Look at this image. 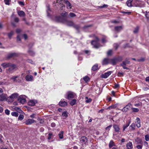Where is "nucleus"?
Returning a JSON list of instances; mask_svg holds the SVG:
<instances>
[{
  "mask_svg": "<svg viewBox=\"0 0 149 149\" xmlns=\"http://www.w3.org/2000/svg\"><path fill=\"white\" fill-rule=\"evenodd\" d=\"M142 145H138L136 146V147L138 149H142Z\"/></svg>",
  "mask_w": 149,
  "mask_h": 149,
  "instance_id": "nucleus-56",
  "label": "nucleus"
},
{
  "mask_svg": "<svg viewBox=\"0 0 149 149\" xmlns=\"http://www.w3.org/2000/svg\"><path fill=\"white\" fill-rule=\"evenodd\" d=\"M63 131H61L60 132V133L58 134L59 137V138L60 139H62L63 138Z\"/></svg>",
  "mask_w": 149,
  "mask_h": 149,
  "instance_id": "nucleus-41",
  "label": "nucleus"
},
{
  "mask_svg": "<svg viewBox=\"0 0 149 149\" xmlns=\"http://www.w3.org/2000/svg\"><path fill=\"white\" fill-rule=\"evenodd\" d=\"M68 113L67 111H65L63 112L61 115V117L63 119H66L68 117Z\"/></svg>",
  "mask_w": 149,
  "mask_h": 149,
  "instance_id": "nucleus-24",
  "label": "nucleus"
},
{
  "mask_svg": "<svg viewBox=\"0 0 149 149\" xmlns=\"http://www.w3.org/2000/svg\"><path fill=\"white\" fill-rule=\"evenodd\" d=\"M135 141L137 143V144H140L141 145L142 144L143 142L142 139H139V137H137L135 139Z\"/></svg>",
  "mask_w": 149,
  "mask_h": 149,
  "instance_id": "nucleus-30",
  "label": "nucleus"
},
{
  "mask_svg": "<svg viewBox=\"0 0 149 149\" xmlns=\"http://www.w3.org/2000/svg\"><path fill=\"white\" fill-rule=\"evenodd\" d=\"M35 116L36 115L35 114L33 113L30 116V117L32 118H35Z\"/></svg>",
  "mask_w": 149,
  "mask_h": 149,
  "instance_id": "nucleus-63",
  "label": "nucleus"
},
{
  "mask_svg": "<svg viewBox=\"0 0 149 149\" xmlns=\"http://www.w3.org/2000/svg\"><path fill=\"white\" fill-rule=\"evenodd\" d=\"M17 41H21L20 35H17Z\"/></svg>",
  "mask_w": 149,
  "mask_h": 149,
  "instance_id": "nucleus-59",
  "label": "nucleus"
},
{
  "mask_svg": "<svg viewBox=\"0 0 149 149\" xmlns=\"http://www.w3.org/2000/svg\"><path fill=\"white\" fill-rule=\"evenodd\" d=\"M100 67H98V65L96 64L94 65L92 67L91 70L93 71H95L97 70H98Z\"/></svg>",
  "mask_w": 149,
  "mask_h": 149,
  "instance_id": "nucleus-26",
  "label": "nucleus"
},
{
  "mask_svg": "<svg viewBox=\"0 0 149 149\" xmlns=\"http://www.w3.org/2000/svg\"><path fill=\"white\" fill-rule=\"evenodd\" d=\"M108 6V5L104 4L102 6H97V8H107Z\"/></svg>",
  "mask_w": 149,
  "mask_h": 149,
  "instance_id": "nucleus-45",
  "label": "nucleus"
},
{
  "mask_svg": "<svg viewBox=\"0 0 149 149\" xmlns=\"http://www.w3.org/2000/svg\"><path fill=\"white\" fill-rule=\"evenodd\" d=\"M26 80L27 81H32L33 80V76L31 75L28 74L25 77Z\"/></svg>",
  "mask_w": 149,
  "mask_h": 149,
  "instance_id": "nucleus-16",
  "label": "nucleus"
},
{
  "mask_svg": "<svg viewBox=\"0 0 149 149\" xmlns=\"http://www.w3.org/2000/svg\"><path fill=\"white\" fill-rule=\"evenodd\" d=\"M119 61V58H114L110 59V62L113 65H115Z\"/></svg>",
  "mask_w": 149,
  "mask_h": 149,
  "instance_id": "nucleus-11",
  "label": "nucleus"
},
{
  "mask_svg": "<svg viewBox=\"0 0 149 149\" xmlns=\"http://www.w3.org/2000/svg\"><path fill=\"white\" fill-rule=\"evenodd\" d=\"M20 77L19 75H18L16 76H13V77H11L10 78V80H12L13 81L16 82H19L21 81V80L19 79H17L19 78Z\"/></svg>",
  "mask_w": 149,
  "mask_h": 149,
  "instance_id": "nucleus-10",
  "label": "nucleus"
},
{
  "mask_svg": "<svg viewBox=\"0 0 149 149\" xmlns=\"http://www.w3.org/2000/svg\"><path fill=\"white\" fill-rule=\"evenodd\" d=\"M115 144L113 140H111L109 144V148H111L113 146H115Z\"/></svg>",
  "mask_w": 149,
  "mask_h": 149,
  "instance_id": "nucleus-33",
  "label": "nucleus"
},
{
  "mask_svg": "<svg viewBox=\"0 0 149 149\" xmlns=\"http://www.w3.org/2000/svg\"><path fill=\"white\" fill-rule=\"evenodd\" d=\"M69 15L71 17H73L76 16V15L74 13L72 12H70L69 13Z\"/></svg>",
  "mask_w": 149,
  "mask_h": 149,
  "instance_id": "nucleus-52",
  "label": "nucleus"
},
{
  "mask_svg": "<svg viewBox=\"0 0 149 149\" xmlns=\"http://www.w3.org/2000/svg\"><path fill=\"white\" fill-rule=\"evenodd\" d=\"M110 62V59L107 58H105L102 61V64L103 65H107Z\"/></svg>",
  "mask_w": 149,
  "mask_h": 149,
  "instance_id": "nucleus-22",
  "label": "nucleus"
},
{
  "mask_svg": "<svg viewBox=\"0 0 149 149\" xmlns=\"http://www.w3.org/2000/svg\"><path fill=\"white\" fill-rule=\"evenodd\" d=\"M16 67V65L11 63L10 66L6 70V71L8 73H13Z\"/></svg>",
  "mask_w": 149,
  "mask_h": 149,
  "instance_id": "nucleus-7",
  "label": "nucleus"
},
{
  "mask_svg": "<svg viewBox=\"0 0 149 149\" xmlns=\"http://www.w3.org/2000/svg\"><path fill=\"white\" fill-rule=\"evenodd\" d=\"M28 52L29 54L31 56H33L35 54V53L34 52L30 49L28 51Z\"/></svg>",
  "mask_w": 149,
  "mask_h": 149,
  "instance_id": "nucleus-35",
  "label": "nucleus"
},
{
  "mask_svg": "<svg viewBox=\"0 0 149 149\" xmlns=\"http://www.w3.org/2000/svg\"><path fill=\"white\" fill-rule=\"evenodd\" d=\"M27 61L28 62L30 63H31V64H32L33 63V61L32 60H31V59H28L27 60Z\"/></svg>",
  "mask_w": 149,
  "mask_h": 149,
  "instance_id": "nucleus-62",
  "label": "nucleus"
},
{
  "mask_svg": "<svg viewBox=\"0 0 149 149\" xmlns=\"http://www.w3.org/2000/svg\"><path fill=\"white\" fill-rule=\"evenodd\" d=\"M67 13L64 11L61 14V16H56V20L58 22H62L64 21L65 19H67Z\"/></svg>",
  "mask_w": 149,
  "mask_h": 149,
  "instance_id": "nucleus-1",
  "label": "nucleus"
},
{
  "mask_svg": "<svg viewBox=\"0 0 149 149\" xmlns=\"http://www.w3.org/2000/svg\"><path fill=\"white\" fill-rule=\"evenodd\" d=\"M5 113L7 115H9L10 113V111L8 109H6L5 111Z\"/></svg>",
  "mask_w": 149,
  "mask_h": 149,
  "instance_id": "nucleus-53",
  "label": "nucleus"
},
{
  "mask_svg": "<svg viewBox=\"0 0 149 149\" xmlns=\"http://www.w3.org/2000/svg\"><path fill=\"white\" fill-rule=\"evenodd\" d=\"M7 95L6 94H2L0 95V101H3L5 100H6L7 98Z\"/></svg>",
  "mask_w": 149,
  "mask_h": 149,
  "instance_id": "nucleus-14",
  "label": "nucleus"
},
{
  "mask_svg": "<svg viewBox=\"0 0 149 149\" xmlns=\"http://www.w3.org/2000/svg\"><path fill=\"white\" fill-rule=\"evenodd\" d=\"M59 105L61 107H65L67 105L68 103L62 99L59 102Z\"/></svg>",
  "mask_w": 149,
  "mask_h": 149,
  "instance_id": "nucleus-15",
  "label": "nucleus"
},
{
  "mask_svg": "<svg viewBox=\"0 0 149 149\" xmlns=\"http://www.w3.org/2000/svg\"><path fill=\"white\" fill-rule=\"evenodd\" d=\"M117 106V105L116 104H113L112 105H111L110 106H109L108 108L109 109H114Z\"/></svg>",
  "mask_w": 149,
  "mask_h": 149,
  "instance_id": "nucleus-46",
  "label": "nucleus"
},
{
  "mask_svg": "<svg viewBox=\"0 0 149 149\" xmlns=\"http://www.w3.org/2000/svg\"><path fill=\"white\" fill-rule=\"evenodd\" d=\"M129 58H126L124 61H123L122 63L120 64V65L122 66L123 68L125 69H128V68L126 67L125 66L127 64H129L130 63V61H129Z\"/></svg>",
  "mask_w": 149,
  "mask_h": 149,
  "instance_id": "nucleus-6",
  "label": "nucleus"
},
{
  "mask_svg": "<svg viewBox=\"0 0 149 149\" xmlns=\"http://www.w3.org/2000/svg\"><path fill=\"white\" fill-rule=\"evenodd\" d=\"M145 60V59L143 58H141L140 59L137 60V61L138 62H143Z\"/></svg>",
  "mask_w": 149,
  "mask_h": 149,
  "instance_id": "nucleus-55",
  "label": "nucleus"
},
{
  "mask_svg": "<svg viewBox=\"0 0 149 149\" xmlns=\"http://www.w3.org/2000/svg\"><path fill=\"white\" fill-rule=\"evenodd\" d=\"M112 53V50H109L107 52V55H111Z\"/></svg>",
  "mask_w": 149,
  "mask_h": 149,
  "instance_id": "nucleus-61",
  "label": "nucleus"
},
{
  "mask_svg": "<svg viewBox=\"0 0 149 149\" xmlns=\"http://www.w3.org/2000/svg\"><path fill=\"white\" fill-rule=\"evenodd\" d=\"M24 118V116L23 115L20 114L18 118V119L19 120H22Z\"/></svg>",
  "mask_w": 149,
  "mask_h": 149,
  "instance_id": "nucleus-43",
  "label": "nucleus"
},
{
  "mask_svg": "<svg viewBox=\"0 0 149 149\" xmlns=\"http://www.w3.org/2000/svg\"><path fill=\"white\" fill-rule=\"evenodd\" d=\"M10 1V0H4L5 3L6 5H9Z\"/></svg>",
  "mask_w": 149,
  "mask_h": 149,
  "instance_id": "nucleus-57",
  "label": "nucleus"
},
{
  "mask_svg": "<svg viewBox=\"0 0 149 149\" xmlns=\"http://www.w3.org/2000/svg\"><path fill=\"white\" fill-rule=\"evenodd\" d=\"M112 72L111 71H109L105 72L101 75V77L102 78H107L111 74Z\"/></svg>",
  "mask_w": 149,
  "mask_h": 149,
  "instance_id": "nucleus-12",
  "label": "nucleus"
},
{
  "mask_svg": "<svg viewBox=\"0 0 149 149\" xmlns=\"http://www.w3.org/2000/svg\"><path fill=\"white\" fill-rule=\"evenodd\" d=\"M26 96L24 95H20L18 98V101L21 104H24L26 101Z\"/></svg>",
  "mask_w": 149,
  "mask_h": 149,
  "instance_id": "nucleus-8",
  "label": "nucleus"
},
{
  "mask_svg": "<svg viewBox=\"0 0 149 149\" xmlns=\"http://www.w3.org/2000/svg\"><path fill=\"white\" fill-rule=\"evenodd\" d=\"M19 95L17 93H15L12 94L9 97H8L7 101L8 102H13L14 100L17 98Z\"/></svg>",
  "mask_w": 149,
  "mask_h": 149,
  "instance_id": "nucleus-3",
  "label": "nucleus"
},
{
  "mask_svg": "<svg viewBox=\"0 0 149 149\" xmlns=\"http://www.w3.org/2000/svg\"><path fill=\"white\" fill-rule=\"evenodd\" d=\"M11 63H2L1 65L4 68H8L10 66Z\"/></svg>",
  "mask_w": 149,
  "mask_h": 149,
  "instance_id": "nucleus-21",
  "label": "nucleus"
},
{
  "mask_svg": "<svg viewBox=\"0 0 149 149\" xmlns=\"http://www.w3.org/2000/svg\"><path fill=\"white\" fill-rule=\"evenodd\" d=\"M17 14L20 17H23L25 15V14L24 11L22 10H19L17 12Z\"/></svg>",
  "mask_w": 149,
  "mask_h": 149,
  "instance_id": "nucleus-25",
  "label": "nucleus"
},
{
  "mask_svg": "<svg viewBox=\"0 0 149 149\" xmlns=\"http://www.w3.org/2000/svg\"><path fill=\"white\" fill-rule=\"evenodd\" d=\"M114 29L116 31L119 32L122 30L123 27L122 26H115Z\"/></svg>",
  "mask_w": 149,
  "mask_h": 149,
  "instance_id": "nucleus-28",
  "label": "nucleus"
},
{
  "mask_svg": "<svg viewBox=\"0 0 149 149\" xmlns=\"http://www.w3.org/2000/svg\"><path fill=\"white\" fill-rule=\"evenodd\" d=\"M36 103H37L36 100H30L28 102V104L30 106H33L35 105Z\"/></svg>",
  "mask_w": 149,
  "mask_h": 149,
  "instance_id": "nucleus-19",
  "label": "nucleus"
},
{
  "mask_svg": "<svg viewBox=\"0 0 149 149\" xmlns=\"http://www.w3.org/2000/svg\"><path fill=\"white\" fill-rule=\"evenodd\" d=\"M83 79L86 83H87L89 81L90 78L88 76H85L83 78Z\"/></svg>",
  "mask_w": 149,
  "mask_h": 149,
  "instance_id": "nucleus-36",
  "label": "nucleus"
},
{
  "mask_svg": "<svg viewBox=\"0 0 149 149\" xmlns=\"http://www.w3.org/2000/svg\"><path fill=\"white\" fill-rule=\"evenodd\" d=\"M72 26L77 29H78L79 28V25L74 24V23Z\"/></svg>",
  "mask_w": 149,
  "mask_h": 149,
  "instance_id": "nucleus-50",
  "label": "nucleus"
},
{
  "mask_svg": "<svg viewBox=\"0 0 149 149\" xmlns=\"http://www.w3.org/2000/svg\"><path fill=\"white\" fill-rule=\"evenodd\" d=\"M125 107L127 108H128V109H132V105L131 103H129L126 106H125Z\"/></svg>",
  "mask_w": 149,
  "mask_h": 149,
  "instance_id": "nucleus-40",
  "label": "nucleus"
},
{
  "mask_svg": "<svg viewBox=\"0 0 149 149\" xmlns=\"http://www.w3.org/2000/svg\"><path fill=\"white\" fill-rule=\"evenodd\" d=\"M126 147L127 149H132L133 148L132 143L131 142H129L126 145Z\"/></svg>",
  "mask_w": 149,
  "mask_h": 149,
  "instance_id": "nucleus-23",
  "label": "nucleus"
},
{
  "mask_svg": "<svg viewBox=\"0 0 149 149\" xmlns=\"http://www.w3.org/2000/svg\"><path fill=\"white\" fill-rule=\"evenodd\" d=\"M48 135H49V136H48L47 139L48 140H49L51 139L52 138V134L51 133H49Z\"/></svg>",
  "mask_w": 149,
  "mask_h": 149,
  "instance_id": "nucleus-60",
  "label": "nucleus"
},
{
  "mask_svg": "<svg viewBox=\"0 0 149 149\" xmlns=\"http://www.w3.org/2000/svg\"><path fill=\"white\" fill-rule=\"evenodd\" d=\"M107 37L106 36H104L102 39V42L103 43H105L107 42V41L106 40Z\"/></svg>",
  "mask_w": 149,
  "mask_h": 149,
  "instance_id": "nucleus-47",
  "label": "nucleus"
},
{
  "mask_svg": "<svg viewBox=\"0 0 149 149\" xmlns=\"http://www.w3.org/2000/svg\"><path fill=\"white\" fill-rule=\"evenodd\" d=\"M131 122V121L130 120L129 121V122L126 123L125 124L123 125V131H124L125 130V129L129 126L130 123Z\"/></svg>",
  "mask_w": 149,
  "mask_h": 149,
  "instance_id": "nucleus-27",
  "label": "nucleus"
},
{
  "mask_svg": "<svg viewBox=\"0 0 149 149\" xmlns=\"http://www.w3.org/2000/svg\"><path fill=\"white\" fill-rule=\"evenodd\" d=\"M129 110L128 108H127L125 106L122 109V111L123 112H126Z\"/></svg>",
  "mask_w": 149,
  "mask_h": 149,
  "instance_id": "nucleus-49",
  "label": "nucleus"
},
{
  "mask_svg": "<svg viewBox=\"0 0 149 149\" xmlns=\"http://www.w3.org/2000/svg\"><path fill=\"white\" fill-rule=\"evenodd\" d=\"M61 1H60L59 2H54L53 4L55 6H58L61 8V9L62 10L63 9V8L65 7V6L63 4L61 3Z\"/></svg>",
  "mask_w": 149,
  "mask_h": 149,
  "instance_id": "nucleus-9",
  "label": "nucleus"
},
{
  "mask_svg": "<svg viewBox=\"0 0 149 149\" xmlns=\"http://www.w3.org/2000/svg\"><path fill=\"white\" fill-rule=\"evenodd\" d=\"M135 127V124L134 123H132L130 126V128L132 130H134Z\"/></svg>",
  "mask_w": 149,
  "mask_h": 149,
  "instance_id": "nucleus-34",
  "label": "nucleus"
},
{
  "mask_svg": "<svg viewBox=\"0 0 149 149\" xmlns=\"http://www.w3.org/2000/svg\"><path fill=\"white\" fill-rule=\"evenodd\" d=\"M76 101V99H73L70 102V104L71 106H73L75 104Z\"/></svg>",
  "mask_w": 149,
  "mask_h": 149,
  "instance_id": "nucleus-37",
  "label": "nucleus"
},
{
  "mask_svg": "<svg viewBox=\"0 0 149 149\" xmlns=\"http://www.w3.org/2000/svg\"><path fill=\"white\" fill-rule=\"evenodd\" d=\"M11 114L12 116L15 117H17L19 115L18 113L16 112H12L11 113Z\"/></svg>",
  "mask_w": 149,
  "mask_h": 149,
  "instance_id": "nucleus-39",
  "label": "nucleus"
},
{
  "mask_svg": "<svg viewBox=\"0 0 149 149\" xmlns=\"http://www.w3.org/2000/svg\"><path fill=\"white\" fill-rule=\"evenodd\" d=\"M134 6L136 7H143L145 6L144 2L139 0H134L132 1Z\"/></svg>",
  "mask_w": 149,
  "mask_h": 149,
  "instance_id": "nucleus-2",
  "label": "nucleus"
},
{
  "mask_svg": "<svg viewBox=\"0 0 149 149\" xmlns=\"http://www.w3.org/2000/svg\"><path fill=\"white\" fill-rule=\"evenodd\" d=\"M14 34V32L13 31H11L10 33L8 34V37L10 39L11 38L12 36Z\"/></svg>",
  "mask_w": 149,
  "mask_h": 149,
  "instance_id": "nucleus-42",
  "label": "nucleus"
},
{
  "mask_svg": "<svg viewBox=\"0 0 149 149\" xmlns=\"http://www.w3.org/2000/svg\"><path fill=\"white\" fill-rule=\"evenodd\" d=\"M80 141L83 144H85L87 142V139L85 136H82L81 138Z\"/></svg>",
  "mask_w": 149,
  "mask_h": 149,
  "instance_id": "nucleus-20",
  "label": "nucleus"
},
{
  "mask_svg": "<svg viewBox=\"0 0 149 149\" xmlns=\"http://www.w3.org/2000/svg\"><path fill=\"white\" fill-rule=\"evenodd\" d=\"M149 12L146 11V13L145 14V16L148 20H149Z\"/></svg>",
  "mask_w": 149,
  "mask_h": 149,
  "instance_id": "nucleus-48",
  "label": "nucleus"
},
{
  "mask_svg": "<svg viewBox=\"0 0 149 149\" xmlns=\"http://www.w3.org/2000/svg\"><path fill=\"white\" fill-rule=\"evenodd\" d=\"M112 126V125H110L108 126V127H107L106 128V130H108L109 131L110 130V128Z\"/></svg>",
  "mask_w": 149,
  "mask_h": 149,
  "instance_id": "nucleus-58",
  "label": "nucleus"
},
{
  "mask_svg": "<svg viewBox=\"0 0 149 149\" xmlns=\"http://www.w3.org/2000/svg\"><path fill=\"white\" fill-rule=\"evenodd\" d=\"M17 56V54L15 53H10L8 55L7 58H12V57L16 56Z\"/></svg>",
  "mask_w": 149,
  "mask_h": 149,
  "instance_id": "nucleus-31",
  "label": "nucleus"
},
{
  "mask_svg": "<svg viewBox=\"0 0 149 149\" xmlns=\"http://www.w3.org/2000/svg\"><path fill=\"white\" fill-rule=\"evenodd\" d=\"M131 109H132V112H137L139 111V109L138 108L132 107Z\"/></svg>",
  "mask_w": 149,
  "mask_h": 149,
  "instance_id": "nucleus-44",
  "label": "nucleus"
},
{
  "mask_svg": "<svg viewBox=\"0 0 149 149\" xmlns=\"http://www.w3.org/2000/svg\"><path fill=\"white\" fill-rule=\"evenodd\" d=\"M75 95V94L74 92L71 91H68L66 94V96L67 97L65 98L68 100H70L72 98H73L74 97Z\"/></svg>",
  "mask_w": 149,
  "mask_h": 149,
  "instance_id": "nucleus-5",
  "label": "nucleus"
},
{
  "mask_svg": "<svg viewBox=\"0 0 149 149\" xmlns=\"http://www.w3.org/2000/svg\"><path fill=\"white\" fill-rule=\"evenodd\" d=\"M113 127L116 132H119L120 130V128L119 127V126L118 125L115 124L113 125Z\"/></svg>",
  "mask_w": 149,
  "mask_h": 149,
  "instance_id": "nucleus-18",
  "label": "nucleus"
},
{
  "mask_svg": "<svg viewBox=\"0 0 149 149\" xmlns=\"http://www.w3.org/2000/svg\"><path fill=\"white\" fill-rule=\"evenodd\" d=\"M145 139L146 141H149V135L146 134L145 136Z\"/></svg>",
  "mask_w": 149,
  "mask_h": 149,
  "instance_id": "nucleus-51",
  "label": "nucleus"
},
{
  "mask_svg": "<svg viewBox=\"0 0 149 149\" xmlns=\"http://www.w3.org/2000/svg\"><path fill=\"white\" fill-rule=\"evenodd\" d=\"M35 122H36V121L34 120L33 119H29L25 121V123L27 125H29Z\"/></svg>",
  "mask_w": 149,
  "mask_h": 149,
  "instance_id": "nucleus-17",
  "label": "nucleus"
},
{
  "mask_svg": "<svg viewBox=\"0 0 149 149\" xmlns=\"http://www.w3.org/2000/svg\"><path fill=\"white\" fill-rule=\"evenodd\" d=\"M19 21V19L18 17H15L14 19V21L16 23H18Z\"/></svg>",
  "mask_w": 149,
  "mask_h": 149,
  "instance_id": "nucleus-54",
  "label": "nucleus"
},
{
  "mask_svg": "<svg viewBox=\"0 0 149 149\" xmlns=\"http://www.w3.org/2000/svg\"><path fill=\"white\" fill-rule=\"evenodd\" d=\"M95 40H93L91 42V44L93 45L94 47L96 48H98L100 47V44L98 43L99 39L97 37H95Z\"/></svg>",
  "mask_w": 149,
  "mask_h": 149,
  "instance_id": "nucleus-4",
  "label": "nucleus"
},
{
  "mask_svg": "<svg viewBox=\"0 0 149 149\" xmlns=\"http://www.w3.org/2000/svg\"><path fill=\"white\" fill-rule=\"evenodd\" d=\"M38 120L40 121V124H42L44 122V120H42V119L39 118L38 119Z\"/></svg>",
  "mask_w": 149,
  "mask_h": 149,
  "instance_id": "nucleus-64",
  "label": "nucleus"
},
{
  "mask_svg": "<svg viewBox=\"0 0 149 149\" xmlns=\"http://www.w3.org/2000/svg\"><path fill=\"white\" fill-rule=\"evenodd\" d=\"M139 29V26H136L134 28V30L133 31V33L135 34L137 33L138 32Z\"/></svg>",
  "mask_w": 149,
  "mask_h": 149,
  "instance_id": "nucleus-38",
  "label": "nucleus"
},
{
  "mask_svg": "<svg viewBox=\"0 0 149 149\" xmlns=\"http://www.w3.org/2000/svg\"><path fill=\"white\" fill-rule=\"evenodd\" d=\"M133 0H128L126 2V4L129 7H131L132 6V3Z\"/></svg>",
  "mask_w": 149,
  "mask_h": 149,
  "instance_id": "nucleus-29",
  "label": "nucleus"
},
{
  "mask_svg": "<svg viewBox=\"0 0 149 149\" xmlns=\"http://www.w3.org/2000/svg\"><path fill=\"white\" fill-rule=\"evenodd\" d=\"M63 22L64 23L67 25L69 26H72L74 24V23L73 22L68 21L67 19H65Z\"/></svg>",
  "mask_w": 149,
  "mask_h": 149,
  "instance_id": "nucleus-13",
  "label": "nucleus"
},
{
  "mask_svg": "<svg viewBox=\"0 0 149 149\" xmlns=\"http://www.w3.org/2000/svg\"><path fill=\"white\" fill-rule=\"evenodd\" d=\"M65 3L66 4L68 8L71 9V5L70 2L68 1H65Z\"/></svg>",
  "mask_w": 149,
  "mask_h": 149,
  "instance_id": "nucleus-32",
  "label": "nucleus"
}]
</instances>
